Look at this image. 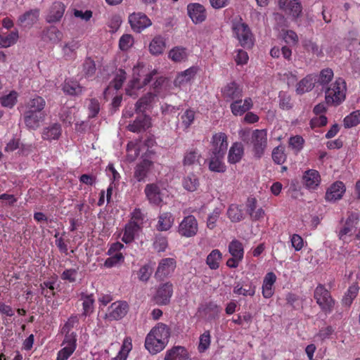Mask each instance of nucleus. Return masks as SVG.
<instances>
[{
    "instance_id": "nucleus-1",
    "label": "nucleus",
    "mask_w": 360,
    "mask_h": 360,
    "mask_svg": "<svg viewBox=\"0 0 360 360\" xmlns=\"http://www.w3.org/2000/svg\"><path fill=\"white\" fill-rule=\"evenodd\" d=\"M169 336L170 333L167 326L160 323L146 336L145 347L150 353L157 354L165 347Z\"/></svg>"
},
{
    "instance_id": "nucleus-2",
    "label": "nucleus",
    "mask_w": 360,
    "mask_h": 360,
    "mask_svg": "<svg viewBox=\"0 0 360 360\" xmlns=\"http://www.w3.org/2000/svg\"><path fill=\"white\" fill-rule=\"evenodd\" d=\"M156 73L155 70L149 71L142 63H139L133 68V79L126 89L127 94L136 98L138 96L136 90L148 84Z\"/></svg>"
},
{
    "instance_id": "nucleus-3",
    "label": "nucleus",
    "mask_w": 360,
    "mask_h": 360,
    "mask_svg": "<svg viewBox=\"0 0 360 360\" xmlns=\"http://www.w3.org/2000/svg\"><path fill=\"white\" fill-rule=\"evenodd\" d=\"M346 83L342 78H338L325 91L326 101L329 105H339L346 98Z\"/></svg>"
},
{
    "instance_id": "nucleus-4",
    "label": "nucleus",
    "mask_w": 360,
    "mask_h": 360,
    "mask_svg": "<svg viewBox=\"0 0 360 360\" xmlns=\"http://www.w3.org/2000/svg\"><path fill=\"white\" fill-rule=\"evenodd\" d=\"M360 214L351 212L345 223L338 231V238L344 243H349L352 240L353 233L359 221Z\"/></svg>"
},
{
    "instance_id": "nucleus-5",
    "label": "nucleus",
    "mask_w": 360,
    "mask_h": 360,
    "mask_svg": "<svg viewBox=\"0 0 360 360\" xmlns=\"http://www.w3.org/2000/svg\"><path fill=\"white\" fill-rule=\"evenodd\" d=\"M314 297L323 312L330 314L333 311L335 300L324 285L321 284L317 285L314 290Z\"/></svg>"
},
{
    "instance_id": "nucleus-6",
    "label": "nucleus",
    "mask_w": 360,
    "mask_h": 360,
    "mask_svg": "<svg viewBox=\"0 0 360 360\" xmlns=\"http://www.w3.org/2000/svg\"><path fill=\"white\" fill-rule=\"evenodd\" d=\"M233 32L243 47L250 48L253 44L252 35L248 25L237 22L233 26Z\"/></svg>"
},
{
    "instance_id": "nucleus-7",
    "label": "nucleus",
    "mask_w": 360,
    "mask_h": 360,
    "mask_svg": "<svg viewBox=\"0 0 360 360\" xmlns=\"http://www.w3.org/2000/svg\"><path fill=\"white\" fill-rule=\"evenodd\" d=\"M198 224L195 217L188 215L185 217L178 226V233L180 236L190 238L198 233Z\"/></svg>"
},
{
    "instance_id": "nucleus-8",
    "label": "nucleus",
    "mask_w": 360,
    "mask_h": 360,
    "mask_svg": "<svg viewBox=\"0 0 360 360\" xmlns=\"http://www.w3.org/2000/svg\"><path fill=\"white\" fill-rule=\"evenodd\" d=\"M252 143L255 155L260 158L264 152L267 145L266 131L263 129H256L252 134Z\"/></svg>"
},
{
    "instance_id": "nucleus-9",
    "label": "nucleus",
    "mask_w": 360,
    "mask_h": 360,
    "mask_svg": "<svg viewBox=\"0 0 360 360\" xmlns=\"http://www.w3.org/2000/svg\"><path fill=\"white\" fill-rule=\"evenodd\" d=\"M176 266V260L174 258L162 259L155 273V278L158 280H162L171 276L174 271Z\"/></svg>"
},
{
    "instance_id": "nucleus-10",
    "label": "nucleus",
    "mask_w": 360,
    "mask_h": 360,
    "mask_svg": "<svg viewBox=\"0 0 360 360\" xmlns=\"http://www.w3.org/2000/svg\"><path fill=\"white\" fill-rule=\"evenodd\" d=\"M173 294V285L169 282L160 284L156 290L154 300L158 304H167Z\"/></svg>"
},
{
    "instance_id": "nucleus-11",
    "label": "nucleus",
    "mask_w": 360,
    "mask_h": 360,
    "mask_svg": "<svg viewBox=\"0 0 360 360\" xmlns=\"http://www.w3.org/2000/svg\"><path fill=\"white\" fill-rule=\"evenodd\" d=\"M127 311L128 304L126 302H115L108 308L105 319L109 321L121 319L127 314Z\"/></svg>"
},
{
    "instance_id": "nucleus-12",
    "label": "nucleus",
    "mask_w": 360,
    "mask_h": 360,
    "mask_svg": "<svg viewBox=\"0 0 360 360\" xmlns=\"http://www.w3.org/2000/svg\"><path fill=\"white\" fill-rule=\"evenodd\" d=\"M64 346L58 352L56 360H67L75 352L77 346V338L72 335L65 336L62 344Z\"/></svg>"
},
{
    "instance_id": "nucleus-13",
    "label": "nucleus",
    "mask_w": 360,
    "mask_h": 360,
    "mask_svg": "<svg viewBox=\"0 0 360 360\" xmlns=\"http://www.w3.org/2000/svg\"><path fill=\"white\" fill-rule=\"evenodd\" d=\"M129 22L132 30L136 32H140L151 25L150 20L146 15L142 13L131 14L129 16Z\"/></svg>"
},
{
    "instance_id": "nucleus-14",
    "label": "nucleus",
    "mask_w": 360,
    "mask_h": 360,
    "mask_svg": "<svg viewBox=\"0 0 360 360\" xmlns=\"http://www.w3.org/2000/svg\"><path fill=\"white\" fill-rule=\"evenodd\" d=\"M227 148V136L224 133L219 132L213 135L212 138V153L225 155Z\"/></svg>"
},
{
    "instance_id": "nucleus-15",
    "label": "nucleus",
    "mask_w": 360,
    "mask_h": 360,
    "mask_svg": "<svg viewBox=\"0 0 360 360\" xmlns=\"http://www.w3.org/2000/svg\"><path fill=\"white\" fill-rule=\"evenodd\" d=\"M153 167V162L151 160H142L134 168V177L139 182L145 181Z\"/></svg>"
},
{
    "instance_id": "nucleus-16",
    "label": "nucleus",
    "mask_w": 360,
    "mask_h": 360,
    "mask_svg": "<svg viewBox=\"0 0 360 360\" xmlns=\"http://www.w3.org/2000/svg\"><path fill=\"white\" fill-rule=\"evenodd\" d=\"M279 6L294 18H297L302 13V8L298 0H279Z\"/></svg>"
},
{
    "instance_id": "nucleus-17",
    "label": "nucleus",
    "mask_w": 360,
    "mask_h": 360,
    "mask_svg": "<svg viewBox=\"0 0 360 360\" xmlns=\"http://www.w3.org/2000/svg\"><path fill=\"white\" fill-rule=\"evenodd\" d=\"M187 11L188 15L195 24L203 22L206 18V11L204 6L200 4H189L187 6Z\"/></svg>"
},
{
    "instance_id": "nucleus-18",
    "label": "nucleus",
    "mask_w": 360,
    "mask_h": 360,
    "mask_svg": "<svg viewBox=\"0 0 360 360\" xmlns=\"http://www.w3.org/2000/svg\"><path fill=\"white\" fill-rule=\"evenodd\" d=\"M46 117L44 112H33L32 111H25L23 119L26 127L31 129H37L40 123L42 122Z\"/></svg>"
},
{
    "instance_id": "nucleus-19",
    "label": "nucleus",
    "mask_w": 360,
    "mask_h": 360,
    "mask_svg": "<svg viewBox=\"0 0 360 360\" xmlns=\"http://www.w3.org/2000/svg\"><path fill=\"white\" fill-rule=\"evenodd\" d=\"M145 194L150 203L158 205L162 201V193L160 187L155 184H149L146 186Z\"/></svg>"
},
{
    "instance_id": "nucleus-20",
    "label": "nucleus",
    "mask_w": 360,
    "mask_h": 360,
    "mask_svg": "<svg viewBox=\"0 0 360 360\" xmlns=\"http://www.w3.org/2000/svg\"><path fill=\"white\" fill-rule=\"evenodd\" d=\"M65 10V6L63 3L54 2L48 11L46 20L49 23L58 22L63 16Z\"/></svg>"
},
{
    "instance_id": "nucleus-21",
    "label": "nucleus",
    "mask_w": 360,
    "mask_h": 360,
    "mask_svg": "<svg viewBox=\"0 0 360 360\" xmlns=\"http://www.w3.org/2000/svg\"><path fill=\"white\" fill-rule=\"evenodd\" d=\"M196 73L197 68L195 67L189 68L179 73L174 81V86L180 88L186 86L193 79Z\"/></svg>"
},
{
    "instance_id": "nucleus-22",
    "label": "nucleus",
    "mask_w": 360,
    "mask_h": 360,
    "mask_svg": "<svg viewBox=\"0 0 360 360\" xmlns=\"http://www.w3.org/2000/svg\"><path fill=\"white\" fill-rule=\"evenodd\" d=\"M224 155L210 153L208 160V167L211 172L224 173L226 170V166L224 162Z\"/></svg>"
},
{
    "instance_id": "nucleus-23",
    "label": "nucleus",
    "mask_w": 360,
    "mask_h": 360,
    "mask_svg": "<svg viewBox=\"0 0 360 360\" xmlns=\"http://www.w3.org/2000/svg\"><path fill=\"white\" fill-rule=\"evenodd\" d=\"M345 191V185L341 181H336L327 190L326 200L327 201H336L340 200Z\"/></svg>"
},
{
    "instance_id": "nucleus-24",
    "label": "nucleus",
    "mask_w": 360,
    "mask_h": 360,
    "mask_svg": "<svg viewBox=\"0 0 360 360\" xmlns=\"http://www.w3.org/2000/svg\"><path fill=\"white\" fill-rule=\"evenodd\" d=\"M158 101V96L157 94L150 91L136 102V110L138 112H144L146 110L152 108L153 105Z\"/></svg>"
},
{
    "instance_id": "nucleus-25",
    "label": "nucleus",
    "mask_w": 360,
    "mask_h": 360,
    "mask_svg": "<svg viewBox=\"0 0 360 360\" xmlns=\"http://www.w3.org/2000/svg\"><path fill=\"white\" fill-rule=\"evenodd\" d=\"M39 11L38 9L30 10L20 15L18 18V25L23 27H30L38 20Z\"/></svg>"
},
{
    "instance_id": "nucleus-26",
    "label": "nucleus",
    "mask_w": 360,
    "mask_h": 360,
    "mask_svg": "<svg viewBox=\"0 0 360 360\" xmlns=\"http://www.w3.org/2000/svg\"><path fill=\"white\" fill-rule=\"evenodd\" d=\"M252 106V101L250 98H247L244 101L241 98L236 99L231 104V110L232 113L236 115H242Z\"/></svg>"
},
{
    "instance_id": "nucleus-27",
    "label": "nucleus",
    "mask_w": 360,
    "mask_h": 360,
    "mask_svg": "<svg viewBox=\"0 0 360 360\" xmlns=\"http://www.w3.org/2000/svg\"><path fill=\"white\" fill-rule=\"evenodd\" d=\"M222 94L227 101H236L243 96L242 89L236 82H231L224 86Z\"/></svg>"
},
{
    "instance_id": "nucleus-28",
    "label": "nucleus",
    "mask_w": 360,
    "mask_h": 360,
    "mask_svg": "<svg viewBox=\"0 0 360 360\" xmlns=\"http://www.w3.org/2000/svg\"><path fill=\"white\" fill-rule=\"evenodd\" d=\"M174 222V217L171 212H163L159 214L156 229L159 231L169 230Z\"/></svg>"
},
{
    "instance_id": "nucleus-29",
    "label": "nucleus",
    "mask_w": 360,
    "mask_h": 360,
    "mask_svg": "<svg viewBox=\"0 0 360 360\" xmlns=\"http://www.w3.org/2000/svg\"><path fill=\"white\" fill-rule=\"evenodd\" d=\"M150 126V118L145 115H141L136 117L133 123L129 124L127 128L132 132H140L146 130Z\"/></svg>"
},
{
    "instance_id": "nucleus-30",
    "label": "nucleus",
    "mask_w": 360,
    "mask_h": 360,
    "mask_svg": "<svg viewBox=\"0 0 360 360\" xmlns=\"http://www.w3.org/2000/svg\"><path fill=\"white\" fill-rule=\"evenodd\" d=\"M165 360H191V359L184 347L175 346L166 352Z\"/></svg>"
},
{
    "instance_id": "nucleus-31",
    "label": "nucleus",
    "mask_w": 360,
    "mask_h": 360,
    "mask_svg": "<svg viewBox=\"0 0 360 360\" xmlns=\"http://www.w3.org/2000/svg\"><path fill=\"white\" fill-rule=\"evenodd\" d=\"M141 226L135 221H129L124 228L122 240L125 243H131L140 231Z\"/></svg>"
},
{
    "instance_id": "nucleus-32",
    "label": "nucleus",
    "mask_w": 360,
    "mask_h": 360,
    "mask_svg": "<svg viewBox=\"0 0 360 360\" xmlns=\"http://www.w3.org/2000/svg\"><path fill=\"white\" fill-rule=\"evenodd\" d=\"M316 82V76L309 75L298 82L296 87V92L298 94H303L308 92L314 88Z\"/></svg>"
},
{
    "instance_id": "nucleus-33",
    "label": "nucleus",
    "mask_w": 360,
    "mask_h": 360,
    "mask_svg": "<svg viewBox=\"0 0 360 360\" xmlns=\"http://www.w3.org/2000/svg\"><path fill=\"white\" fill-rule=\"evenodd\" d=\"M276 276L273 272H269L265 276L262 284V295L265 298H270L274 295V284Z\"/></svg>"
},
{
    "instance_id": "nucleus-34",
    "label": "nucleus",
    "mask_w": 360,
    "mask_h": 360,
    "mask_svg": "<svg viewBox=\"0 0 360 360\" xmlns=\"http://www.w3.org/2000/svg\"><path fill=\"white\" fill-rule=\"evenodd\" d=\"M320 176L316 170L309 169L304 174L303 181L309 189L316 188L320 183Z\"/></svg>"
},
{
    "instance_id": "nucleus-35",
    "label": "nucleus",
    "mask_w": 360,
    "mask_h": 360,
    "mask_svg": "<svg viewBox=\"0 0 360 360\" xmlns=\"http://www.w3.org/2000/svg\"><path fill=\"white\" fill-rule=\"evenodd\" d=\"M62 129L59 124L53 123L44 128L42 138L44 140L51 141L58 139L61 135Z\"/></svg>"
},
{
    "instance_id": "nucleus-36",
    "label": "nucleus",
    "mask_w": 360,
    "mask_h": 360,
    "mask_svg": "<svg viewBox=\"0 0 360 360\" xmlns=\"http://www.w3.org/2000/svg\"><path fill=\"white\" fill-rule=\"evenodd\" d=\"M243 155V147L240 143H234L229 149L228 162L230 164L238 162Z\"/></svg>"
},
{
    "instance_id": "nucleus-37",
    "label": "nucleus",
    "mask_w": 360,
    "mask_h": 360,
    "mask_svg": "<svg viewBox=\"0 0 360 360\" xmlns=\"http://www.w3.org/2000/svg\"><path fill=\"white\" fill-rule=\"evenodd\" d=\"M81 300L83 301V312L82 315L84 316H89L94 310V298L92 294H86L82 292L81 294Z\"/></svg>"
},
{
    "instance_id": "nucleus-38",
    "label": "nucleus",
    "mask_w": 360,
    "mask_h": 360,
    "mask_svg": "<svg viewBox=\"0 0 360 360\" xmlns=\"http://www.w3.org/2000/svg\"><path fill=\"white\" fill-rule=\"evenodd\" d=\"M200 153L197 149H191L185 153L183 164L184 166L200 165Z\"/></svg>"
},
{
    "instance_id": "nucleus-39",
    "label": "nucleus",
    "mask_w": 360,
    "mask_h": 360,
    "mask_svg": "<svg viewBox=\"0 0 360 360\" xmlns=\"http://www.w3.org/2000/svg\"><path fill=\"white\" fill-rule=\"evenodd\" d=\"M182 185L186 191L193 192L199 187V179L193 173H190L184 178Z\"/></svg>"
},
{
    "instance_id": "nucleus-40",
    "label": "nucleus",
    "mask_w": 360,
    "mask_h": 360,
    "mask_svg": "<svg viewBox=\"0 0 360 360\" xmlns=\"http://www.w3.org/2000/svg\"><path fill=\"white\" fill-rule=\"evenodd\" d=\"M18 37L19 35L17 30L4 34H0V48H8L15 44Z\"/></svg>"
},
{
    "instance_id": "nucleus-41",
    "label": "nucleus",
    "mask_w": 360,
    "mask_h": 360,
    "mask_svg": "<svg viewBox=\"0 0 360 360\" xmlns=\"http://www.w3.org/2000/svg\"><path fill=\"white\" fill-rule=\"evenodd\" d=\"M222 259L221 252L214 249L207 255L206 258V264L212 270L217 269L219 267V263Z\"/></svg>"
},
{
    "instance_id": "nucleus-42",
    "label": "nucleus",
    "mask_w": 360,
    "mask_h": 360,
    "mask_svg": "<svg viewBox=\"0 0 360 360\" xmlns=\"http://www.w3.org/2000/svg\"><path fill=\"white\" fill-rule=\"evenodd\" d=\"M46 105L45 100L37 96L31 99L27 104V110L26 111H32L33 112H44L43 110Z\"/></svg>"
},
{
    "instance_id": "nucleus-43",
    "label": "nucleus",
    "mask_w": 360,
    "mask_h": 360,
    "mask_svg": "<svg viewBox=\"0 0 360 360\" xmlns=\"http://www.w3.org/2000/svg\"><path fill=\"white\" fill-rule=\"evenodd\" d=\"M227 215L232 222H238L243 219V212L241 206L231 205L227 211Z\"/></svg>"
},
{
    "instance_id": "nucleus-44",
    "label": "nucleus",
    "mask_w": 360,
    "mask_h": 360,
    "mask_svg": "<svg viewBox=\"0 0 360 360\" xmlns=\"http://www.w3.org/2000/svg\"><path fill=\"white\" fill-rule=\"evenodd\" d=\"M195 112L191 109H187L181 115L180 127L184 129H188L195 120Z\"/></svg>"
},
{
    "instance_id": "nucleus-45",
    "label": "nucleus",
    "mask_w": 360,
    "mask_h": 360,
    "mask_svg": "<svg viewBox=\"0 0 360 360\" xmlns=\"http://www.w3.org/2000/svg\"><path fill=\"white\" fill-rule=\"evenodd\" d=\"M229 252L232 257L243 259L244 249L242 243L236 239L233 240L229 245Z\"/></svg>"
},
{
    "instance_id": "nucleus-46",
    "label": "nucleus",
    "mask_w": 360,
    "mask_h": 360,
    "mask_svg": "<svg viewBox=\"0 0 360 360\" xmlns=\"http://www.w3.org/2000/svg\"><path fill=\"white\" fill-rule=\"evenodd\" d=\"M63 90L67 94L77 96L82 93V87L77 82L70 80L65 82Z\"/></svg>"
},
{
    "instance_id": "nucleus-47",
    "label": "nucleus",
    "mask_w": 360,
    "mask_h": 360,
    "mask_svg": "<svg viewBox=\"0 0 360 360\" xmlns=\"http://www.w3.org/2000/svg\"><path fill=\"white\" fill-rule=\"evenodd\" d=\"M150 51L153 55L161 54L165 49V43L162 37H155L150 44Z\"/></svg>"
},
{
    "instance_id": "nucleus-48",
    "label": "nucleus",
    "mask_w": 360,
    "mask_h": 360,
    "mask_svg": "<svg viewBox=\"0 0 360 360\" xmlns=\"http://www.w3.org/2000/svg\"><path fill=\"white\" fill-rule=\"evenodd\" d=\"M132 349L131 340L127 338L124 340L121 349L117 355L112 359V360H126L129 352Z\"/></svg>"
},
{
    "instance_id": "nucleus-49",
    "label": "nucleus",
    "mask_w": 360,
    "mask_h": 360,
    "mask_svg": "<svg viewBox=\"0 0 360 360\" xmlns=\"http://www.w3.org/2000/svg\"><path fill=\"white\" fill-rule=\"evenodd\" d=\"M169 58L174 62H182L187 58L186 49L181 47H175L169 52Z\"/></svg>"
},
{
    "instance_id": "nucleus-50",
    "label": "nucleus",
    "mask_w": 360,
    "mask_h": 360,
    "mask_svg": "<svg viewBox=\"0 0 360 360\" xmlns=\"http://www.w3.org/2000/svg\"><path fill=\"white\" fill-rule=\"evenodd\" d=\"M17 98L18 93L12 91L8 94L2 96L0 98V103L3 107L12 108L15 105Z\"/></svg>"
},
{
    "instance_id": "nucleus-51",
    "label": "nucleus",
    "mask_w": 360,
    "mask_h": 360,
    "mask_svg": "<svg viewBox=\"0 0 360 360\" xmlns=\"http://www.w3.org/2000/svg\"><path fill=\"white\" fill-rule=\"evenodd\" d=\"M62 33L56 27H50L44 32V39L51 43H57L62 39Z\"/></svg>"
},
{
    "instance_id": "nucleus-52",
    "label": "nucleus",
    "mask_w": 360,
    "mask_h": 360,
    "mask_svg": "<svg viewBox=\"0 0 360 360\" xmlns=\"http://www.w3.org/2000/svg\"><path fill=\"white\" fill-rule=\"evenodd\" d=\"M79 45L78 41L75 40L67 42L62 48L64 57H65L66 59L72 58L75 51L79 48Z\"/></svg>"
},
{
    "instance_id": "nucleus-53",
    "label": "nucleus",
    "mask_w": 360,
    "mask_h": 360,
    "mask_svg": "<svg viewBox=\"0 0 360 360\" xmlns=\"http://www.w3.org/2000/svg\"><path fill=\"white\" fill-rule=\"evenodd\" d=\"M78 322L79 319L77 316H70L63 326L62 333H65V335H72L76 338V333L72 332V330L78 324Z\"/></svg>"
},
{
    "instance_id": "nucleus-54",
    "label": "nucleus",
    "mask_w": 360,
    "mask_h": 360,
    "mask_svg": "<svg viewBox=\"0 0 360 360\" xmlns=\"http://www.w3.org/2000/svg\"><path fill=\"white\" fill-rule=\"evenodd\" d=\"M360 122V110H356L346 116L344 119V125L346 128L356 126Z\"/></svg>"
},
{
    "instance_id": "nucleus-55",
    "label": "nucleus",
    "mask_w": 360,
    "mask_h": 360,
    "mask_svg": "<svg viewBox=\"0 0 360 360\" xmlns=\"http://www.w3.org/2000/svg\"><path fill=\"white\" fill-rule=\"evenodd\" d=\"M109 256L110 257L105 259L104 263V266L107 268H111L120 264L124 260V255L121 252H116Z\"/></svg>"
},
{
    "instance_id": "nucleus-56",
    "label": "nucleus",
    "mask_w": 360,
    "mask_h": 360,
    "mask_svg": "<svg viewBox=\"0 0 360 360\" xmlns=\"http://www.w3.org/2000/svg\"><path fill=\"white\" fill-rule=\"evenodd\" d=\"M153 273V267L150 264L142 266L137 271V276L139 281L146 283L150 278Z\"/></svg>"
},
{
    "instance_id": "nucleus-57",
    "label": "nucleus",
    "mask_w": 360,
    "mask_h": 360,
    "mask_svg": "<svg viewBox=\"0 0 360 360\" xmlns=\"http://www.w3.org/2000/svg\"><path fill=\"white\" fill-rule=\"evenodd\" d=\"M359 288L356 285L350 286L343 297V304L346 306H350L354 299L356 297Z\"/></svg>"
},
{
    "instance_id": "nucleus-58",
    "label": "nucleus",
    "mask_w": 360,
    "mask_h": 360,
    "mask_svg": "<svg viewBox=\"0 0 360 360\" xmlns=\"http://www.w3.org/2000/svg\"><path fill=\"white\" fill-rule=\"evenodd\" d=\"M272 159L276 164H283L286 160L284 148L282 146L275 148L272 151Z\"/></svg>"
},
{
    "instance_id": "nucleus-59",
    "label": "nucleus",
    "mask_w": 360,
    "mask_h": 360,
    "mask_svg": "<svg viewBox=\"0 0 360 360\" xmlns=\"http://www.w3.org/2000/svg\"><path fill=\"white\" fill-rule=\"evenodd\" d=\"M74 110L73 108L63 107L60 113V120L65 124H70L74 121Z\"/></svg>"
},
{
    "instance_id": "nucleus-60",
    "label": "nucleus",
    "mask_w": 360,
    "mask_h": 360,
    "mask_svg": "<svg viewBox=\"0 0 360 360\" xmlns=\"http://www.w3.org/2000/svg\"><path fill=\"white\" fill-rule=\"evenodd\" d=\"M86 105L89 110V117H94L97 115L100 110V104L98 100L95 98H91L86 101Z\"/></svg>"
},
{
    "instance_id": "nucleus-61",
    "label": "nucleus",
    "mask_w": 360,
    "mask_h": 360,
    "mask_svg": "<svg viewBox=\"0 0 360 360\" xmlns=\"http://www.w3.org/2000/svg\"><path fill=\"white\" fill-rule=\"evenodd\" d=\"M210 342H211V338H210V332L209 331L204 332L200 336L199 345H198L199 352H204L205 350H207L210 345Z\"/></svg>"
},
{
    "instance_id": "nucleus-62",
    "label": "nucleus",
    "mask_w": 360,
    "mask_h": 360,
    "mask_svg": "<svg viewBox=\"0 0 360 360\" xmlns=\"http://www.w3.org/2000/svg\"><path fill=\"white\" fill-rule=\"evenodd\" d=\"M83 72L86 77H91L96 72V64L94 61L88 58L83 63Z\"/></svg>"
},
{
    "instance_id": "nucleus-63",
    "label": "nucleus",
    "mask_w": 360,
    "mask_h": 360,
    "mask_svg": "<svg viewBox=\"0 0 360 360\" xmlns=\"http://www.w3.org/2000/svg\"><path fill=\"white\" fill-rule=\"evenodd\" d=\"M304 143V141L303 138L298 135L290 137V139H289V146L295 153H298L302 149Z\"/></svg>"
},
{
    "instance_id": "nucleus-64",
    "label": "nucleus",
    "mask_w": 360,
    "mask_h": 360,
    "mask_svg": "<svg viewBox=\"0 0 360 360\" xmlns=\"http://www.w3.org/2000/svg\"><path fill=\"white\" fill-rule=\"evenodd\" d=\"M333 77V72L331 69L327 68L321 71L318 82L323 86L328 84Z\"/></svg>"
}]
</instances>
